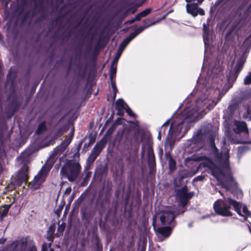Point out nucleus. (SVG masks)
<instances>
[{
  "label": "nucleus",
  "instance_id": "obj_18",
  "mask_svg": "<svg viewBox=\"0 0 251 251\" xmlns=\"http://www.w3.org/2000/svg\"><path fill=\"white\" fill-rule=\"evenodd\" d=\"M244 83L245 84H249L251 83V73H249L245 77Z\"/></svg>",
  "mask_w": 251,
  "mask_h": 251
},
{
  "label": "nucleus",
  "instance_id": "obj_7",
  "mask_svg": "<svg viewBox=\"0 0 251 251\" xmlns=\"http://www.w3.org/2000/svg\"><path fill=\"white\" fill-rule=\"evenodd\" d=\"M48 173V171L43 168L39 174L35 176L34 180L29 184L31 189L33 190L38 189L41 184L44 181Z\"/></svg>",
  "mask_w": 251,
  "mask_h": 251
},
{
  "label": "nucleus",
  "instance_id": "obj_11",
  "mask_svg": "<svg viewBox=\"0 0 251 251\" xmlns=\"http://www.w3.org/2000/svg\"><path fill=\"white\" fill-rule=\"evenodd\" d=\"M73 133H72L69 137L67 138L57 149H56V153H60L63 151L66 148L70 143Z\"/></svg>",
  "mask_w": 251,
  "mask_h": 251
},
{
  "label": "nucleus",
  "instance_id": "obj_32",
  "mask_svg": "<svg viewBox=\"0 0 251 251\" xmlns=\"http://www.w3.org/2000/svg\"><path fill=\"white\" fill-rule=\"evenodd\" d=\"M153 226H154V228H155V225L154 224H153ZM155 230V229H154Z\"/></svg>",
  "mask_w": 251,
  "mask_h": 251
},
{
  "label": "nucleus",
  "instance_id": "obj_25",
  "mask_svg": "<svg viewBox=\"0 0 251 251\" xmlns=\"http://www.w3.org/2000/svg\"><path fill=\"white\" fill-rule=\"evenodd\" d=\"M113 90H114V99H115V95H116V88H115V86L114 84H113Z\"/></svg>",
  "mask_w": 251,
  "mask_h": 251
},
{
  "label": "nucleus",
  "instance_id": "obj_29",
  "mask_svg": "<svg viewBox=\"0 0 251 251\" xmlns=\"http://www.w3.org/2000/svg\"><path fill=\"white\" fill-rule=\"evenodd\" d=\"M50 251H54V250H53V249H50Z\"/></svg>",
  "mask_w": 251,
  "mask_h": 251
},
{
  "label": "nucleus",
  "instance_id": "obj_27",
  "mask_svg": "<svg viewBox=\"0 0 251 251\" xmlns=\"http://www.w3.org/2000/svg\"><path fill=\"white\" fill-rule=\"evenodd\" d=\"M181 130V128H179V126H178V128L177 129V130L176 132H180Z\"/></svg>",
  "mask_w": 251,
  "mask_h": 251
},
{
  "label": "nucleus",
  "instance_id": "obj_15",
  "mask_svg": "<svg viewBox=\"0 0 251 251\" xmlns=\"http://www.w3.org/2000/svg\"><path fill=\"white\" fill-rule=\"evenodd\" d=\"M151 12V9L148 8L147 9L141 12H140L139 14H138L136 17L135 19L132 20L131 21V23H132L134 20H140L141 18L142 17H145L147 15H148L150 12Z\"/></svg>",
  "mask_w": 251,
  "mask_h": 251
},
{
  "label": "nucleus",
  "instance_id": "obj_10",
  "mask_svg": "<svg viewBox=\"0 0 251 251\" xmlns=\"http://www.w3.org/2000/svg\"><path fill=\"white\" fill-rule=\"evenodd\" d=\"M187 190L186 188L184 187L180 191H178L176 194V197L179 199L180 202L182 204L184 205L187 199L192 197L193 195L187 194Z\"/></svg>",
  "mask_w": 251,
  "mask_h": 251
},
{
  "label": "nucleus",
  "instance_id": "obj_30",
  "mask_svg": "<svg viewBox=\"0 0 251 251\" xmlns=\"http://www.w3.org/2000/svg\"><path fill=\"white\" fill-rule=\"evenodd\" d=\"M166 125H167V123H165V124L163 125V127L164 126H165Z\"/></svg>",
  "mask_w": 251,
  "mask_h": 251
},
{
  "label": "nucleus",
  "instance_id": "obj_19",
  "mask_svg": "<svg viewBox=\"0 0 251 251\" xmlns=\"http://www.w3.org/2000/svg\"><path fill=\"white\" fill-rule=\"evenodd\" d=\"M208 33L207 30L204 28V33L203 35V40L205 44L206 45L208 43Z\"/></svg>",
  "mask_w": 251,
  "mask_h": 251
},
{
  "label": "nucleus",
  "instance_id": "obj_21",
  "mask_svg": "<svg viewBox=\"0 0 251 251\" xmlns=\"http://www.w3.org/2000/svg\"><path fill=\"white\" fill-rule=\"evenodd\" d=\"M149 155L150 159L151 160H153V159H154V155H153V152H152V150L150 148L149 149Z\"/></svg>",
  "mask_w": 251,
  "mask_h": 251
},
{
  "label": "nucleus",
  "instance_id": "obj_1",
  "mask_svg": "<svg viewBox=\"0 0 251 251\" xmlns=\"http://www.w3.org/2000/svg\"><path fill=\"white\" fill-rule=\"evenodd\" d=\"M201 165L210 169L213 175L226 189L231 191L234 195H242L241 190L238 189L237 183L231 176L228 164H226L224 168L220 169L215 166L213 162L205 157Z\"/></svg>",
  "mask_w": 251,
  "mask_h": 251
},
{
  "label": "nucleus",
  "instance_id": "obj_5",
  "mask_svg": "<svg viewBox=\"0 0 251 251\" xmlns=\"http://www.w3.org/2000/svg\"><path fill=\"white\" fill-rule=\"evenodd\" d=\"M185 0L187 2L186 7L188 13L191 14L194 17L197 16L198 14L200 15L204 14V11L203 9L197 7L198 5L202 3L203 0Z\"/></svg>",
  "mask_w": 251,
  "mask_h": 251
},
{
  "label": "nucleus",
  "instance_id": "obj_20",
  "mask_svg": "<svg viewBox=\"0 0 251 251\" xmlns=\"http://www.w3.org/2000/svg\"><path fill=\"white\" fill-rule=\"evenodd\" d=\"M172 138V135H170L169 134L167 138V141H166V146H170V147L172 146V143H171Z\"/></svg>",
  "mask_w": 251,
  "mask_h": 251
},
{
  "label": "nucleus",
  "instance_id": "obj_23",
  "mask_svg": "<svg viewBox=\"0 0 251 251\" xmlns=\"http://www.w3.org/2000/svg\"><path fill=\"white\" fill-rule=\"evenodd\" d=\"M44 128H45V124L44 123H41V124H40L39 125L38 130L40 132L42 131V130H43Z\"/></svg>",
  "mask_w": 251,
  "mask_h": 251
},
{
  "label": "nucleus",
  "instance_id": "obj_31",
  "mask_svg": "<svg viewBox=\"0 0 251 251\" xmlns=\"http://www.w3.org/2000/svg\"><path fill=\"white\" fill-rule=\"evenodd\" d=\"M170 208H169V209H167L166 210H170V211H171L172 210H170Z\"/></svg>",
  "mask_w": 251,
  "mask_h": 251
},
{
  "label": "nucleus",
  "instance_id": "obj_24",
  "mask_svg": "<svg viewBox=\"0 0 251 251\" xmlns=\"http://www.w3.org/2000/svg\"><path fill=\"white\" fill-rule=\"evenodd\" d=\"M97 154H98L97 153H95L94 150L93 151L92 153V156L94 155L93 158V160H94L95 159V158H96V156L97 155Z\"/></svg>",
  "mask_w": 251,
  "mask_h": 251
},
{
  "label": "nucleus",
  "instance_id": "obj_17",
  "mask_svg": "<svg viewBox=\"0 0 251 251\" xmlns=\"http://www.w3.org/2000/svg\"><path fill=\"white\" fill-rule=\"evenodd\" d=\"M176 166V163L175 161L172 159L170 158L169 159V167L171 170L173 171L175 169Z\"/></svg>",
  "mask_w": 251,
  "mask_h": 251
},
{
  "label": "nucleus",
  "instance_id": "obj_9",
  "mask_svg": "<svg viewBox=\"0 0 251 251\" xmlns=\"http://www.w3.org/2000/svg\"><path fill=\"white\" fill-rule=\"evenodd\" d=\"M175 217V213L173 211L164 210L160 216V221L163 225H169L171 223Z\"/></svg>",
  "mask_w": 251,
  "mask_h": 251
},
{
  "label": "nucleus",
  "instance_id": "obj_8",
  "mask_svg": "<svg viewBox=\"0 0 251 251\" xmlns=\"http://www.w3.org/2000/svg\"><path fill=\"white\" fill-rule=\"evenodd\" d=\"M214 209L215 212L224 216H230L231 213L229 211L230 207L226 205L225 202L221 201H217L214 204Z\"/></svg>",
  "mask_w": 251,
  "mask_h": 251
},
{
  "label": "nucleus",
  "instance_id": "obj_28",
  "mask_svg": "<svg viewBox=\"0 0 251 251\" xmlns=\"http://www.w3.org/2000/svg\"><path fill=\"white\" fill-rule=\"evenodd\" d=\"M158 139L159 140H160V139H161V137H160V135H158Z\"/></svg>",
  "mask_w": 251,
  "mask_h": 251
},
{
  "label": "nucleus",
  "instance_id": "obj_4",
  "mask_svg": "<svg viewBox=\"0 0 251 251\" xmlns=\"http://www.w3.org/2000/svg\"><path fill=\"white\" fill-rule=\"evenodd\" d=\"M155 24V22H154L146 26L140 27V28L137 29L135 32L130 34L127 38H126L120 44L118 50L117 51V54L115 56L114 59L112 62V63H114V64L116 65L117 62H118V60H119L125 48L126 47V46L132 39H133L138 34L142 32L144 29L149 27L150 25H153Z\"/></svg>",
  "mask_w": 251,
  "mask_h": 251
},
{
  "label": "nucleus",
  "instance_id": "obj_12",
  "mask_svg": "<svg viewBox=\"0 0 251 251\" xmlns=\"http://www.w3.org/2000/svg\"><path fill=\"white\" fill-rule=\"evenodd\" d=\"M234 125L236 127L235 129L236 132H245L247 134L248 133V129L247 127V125L245 122L235 121Z\"/></svg>",
  "mask_w": 251,
  "mask_h": 251
},
{
  "label": "nucleus",
  "instance_id": "obj_6",
  "mask_svg": "<svg viewBox=\"0 0 251 251\" xmlns=\"http://www.w3.org/2000/svg\"><path fill=\"white\" fill-rule=\"evenodd\" d=\"M224 200L227 201L230 205H232L235 211L241 216L243 217V220H246L247 217L249 216L250 212L248 211L247 208L245 206L242 207L241 204L235 201L232 200V199L228 198L226 200V198H224Z\"/></svg>",
  "mask_w": 251,
  "mask_h": 251
},
{
  "label": "nucleus",
  "instance_id": "obj_13",
  "mask_svg": "<svg viewBox=\"0 0 251 251\" xmlns=\"http://www.w3.org/2000/svg\"><path fill=\"white\" fill-rule=\"evenodd\" d=\"M157 234L165 237H168L171 232V229L170 227H164L158 228L156 230Z\"/></svg>",
  "mask_w": 251,
  "mask_h": 251
},
{
  "label": "nucleus",
  "instance_id": "obj_26",
  "mask_svg": "<svg viewBox=\"0 0 251 251\" xmlns=\"http://www.w3.org/2000/svg\"><path fill=\"white\" fill-rule=\"evenodd\" d=\"M175 123H173L172 125H171V129H173V128H174V127L175 126Z\"/></svg>",
  "mask_w": 251,
  "mask_h": 251
},
{
  "label": "nucleus",
  "instance_id": "obj_14",
  "mask_svg": "<svg viewBox=\"0 0 251 251\" xmlns=\"http://www.w3.org/2000/svg\"><path fill=\"white\" fill-rule=\"evenodd\" d=\"M127 107L124 101L122 99L118 100L116 102V108L118 111V113L121 115L123 113V110Z\"/></svg>",
  "mask_w": 251,
  "mask_h": 251
},
{
  "label": "nucleus",
  "instance_id": "obj_3",
  "mask_svg": "<svg viewBox=\"0 0 251 251\" xmlns=\"http://www.w3.org/2000/svg\"><path fill=\"white\" fill-rule=\"evenodd\" d=\"M80 167L77 162L67 163L61 169V173L65 175L70 181H73L77 177Z\"/></svg>",
  "mask_w": 251,
  "mask_h": 251
},
{
  "label": "nucleus",
  "instance_id": "obj_2",
  "mask_svg": "<svg viewBox=\"0 0 251 251\" xmlns=\"http://www.w3.org/2000/svg\"><path fill=\"white\" fill-rule=\"evenodd\" d=\"M216 102L211 100V98H201L198 100L194 105L191 107L187 106L183 112V116L187 118L192 115L194 113L200 111L199 114H201L202 112L204 109H208L210 110L216 104Z\"/></svg>",
  "mask_w": 251,
  "mask_h": 251
},
{
  "label": "nucleus",
  "instance_id": "obj_22",
  "mask_svg": "<svg viewBox=\"0 0 251 251\" xmlns=\"http://www.w3.org/2000/svg\"><path fill=\"white\" fill-rule=\"evenodd\" d=\"M125 110L126 111V112L129 115L133 117L135 116L132 111H131V110L128 107H126Z\"/></svg>",
  "mask_w": 251,
  "mask_h": 251
},
{
  "label": "nucleus",
  "instance_id": "obj_34",
  "mask_svg": "<svg viewBox=\"0 0 251 251\" xmlns=\"http://www.w3.org/2000/svg\"><path fill=\"white\" fill-rule=\"evenodd\" d=\"M0 243H1V240H0Z\"/></svg>",
  "mask_w": 251,
  "mask_h": 251
},
{
  "label": "nucleus",
  "instance_id": "obj_16",
  "mask_svg": "<svg viewBox=\"0 0 251 251\" xmlns=\"http://www.w3.org/2000/svg\"><path fill=\"white\" fill-rule=\"evenodd\" d=\"M116 72V65L112 63L111 67L110 70V77L112 78L115 75Z\"/></svg>",
  "mask_w": 251,
  "mask_h": 251
},
{
  "label": "nucleus",
  "instance_id": "obj_33",
  "mask_svg": "<svg viewBox=\"0 0 251 251\" xmlns=\"http://www.w3.org/2000/svg\"><path fill=\"white\" fill-rule=\"evenodd\" d=\"M4 240H1V243H3L4 242Z\"/></svg>",
  "mask_w": 251,
  "mask_h": 251
}]
</instances>
